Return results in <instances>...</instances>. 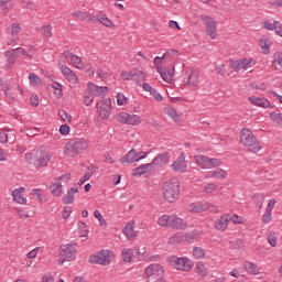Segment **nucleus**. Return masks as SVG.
Segmentation results:
<instances>
[{
  "label": "nucleus",
  "mask_w": 282,
  "mask_h": 282,
  "mask_svg": "<svg viewBox=\"0 0 282 282\" xmlns=\"http://www.w3.org/2000/svg\"><path fill=\"white\" fill-rule=\"evenodd\" d=\"M89 149V140L85 138H74L68 141L64 148L66 158H76L83 155Z\"/></svg>",
  "instance_id": "1"
},
{
  "label": "nucleus",
  "mask_w": 282,
  "mask_h": 282,
  "mask_svg": "<svg viewBox=\"0 0 282 282\" xmlns=\"http://www.w3.org/2000/svg\"><path fill=\"white\" fill-rule=\"evenodd\" d=\"M162 195L165 202L175 204V202L180 199V181L176 177H173L163 183Z\"/></svg>",
  "instance_id": "2"
},
{
  "label": "nucleus",
  "mask_w": 282,
  "mask_h": 282,
  "mask_svg": "<svg viewBox=\"0 0 282 282\" xmlns=\"http://www.w3.org/2000/svg\"><path fill=\"white\" fill-rule=\"evenodd\" d=\"M158 224L163 228H173L174 230H186L188 226L184 219L175 214L161 216Z\"/></svg>",
  "instance_id": "3"
},
{
  "label": "nucleus",
  "mask_w": 282,
  "mask_h": 282,
  "mask_svg": "<svg viewBox=\"0 0 282 282\" xmlns=\"http://www.w3.org/2000/svg\"><path fill=\"white\" fill-rule=\"evenodd\" d=\"M240 142L248 149V151H251V153H259L261 151L259 140H257L254 133H252V131H250L248 128H243L240 131Z\"/></svg>",
  "instance_id": "4"
},
{
  "label": "nucleus",
  "mask_w": 282,
  "mask_h": 282,
  "mask_svg": "<svg viewBox=\"0 0 282 282\" xmlns=\"http://www.w3.org/2000/svg\"><path fill=\"white\" fill-rule=\"evenodd\" d=\"M170 265L174 268V270H178L180 272H191L194 263L193 260L188 259L187 257H177L171 256L167 259Z\"/></svg>",
  "instance_id": "5"
},
{
  "label": "nucleus",
  "mask_w": 282,
  "mask_h": 282,
  "mask_svg": "<svg viewBox=\"0 0 282 282\" xmlns=\"http://www.w3.org/2000/svg\"><path fill=\"white\" fill-rule=\"evenodd\" d=\"M116 254L109 249H102L89 257V263H96L97 265H109L113 261Z\"/></svg>",
  "instance_id": "6"
},
{
  "label": "nucleus",
  "mask_w": 282,
  "mask_h": 282,
  "mask_svg": "<svg viewBox=\"0 0 282 282\" xmlns=\"http://www.w3.org/2000/svg\"><path fill=\"white\" fill-rule=\"evenodd\" d=\"M194 160L200 169L210 170L217 169V166H221L223 162L219 159H210L204 154H197L194 156Z\"/></svg>",
  "instance_id": "7"
},
{
  "label": "nucleus",
  "mask_w": 282,
  "mask_h": 282,
  "mask_svg": "<svg viewBox=\"0 0 282 282\" xmlns=\"http://www.w3.org/2000/svg\"><path fill=\"white\" fill-rule=\"evenodd\" d=\"M116 120L121 124H129L130 127H138L142 124V117H140L139 115H131L128 112L117 113Z\"/></svg>",
  "instance_id": "8"
},
{
  "label": "nucleus",
  "mask_w": 282,
  "mask_h": 282,
  "mask_svg": "<svg viewBox=\"0 0 282 282\" xmlns=\"http://www.w3.org/2000/svg\"><path fill=\"white\" fill-rule=\"evenodd\" d=\"M74 259H76V247L72 245L62 246L57 258V263L63 265L65 261H74Z\"/></svg>",
  "instance_id": "9"
},
{
  "label": "nucleus",
  "mask_w": 282,
  "mask_h": 282,
  "mask_svg": "<svg viewBox=\"0 0 282 282\" xmlns=\"http://www.w3.org/2000/svg\"><path fill=\"white\" fill-rule=\"evenodd\" d=\"M145 276L150 280L162 279L164 276V267L158 263H152L145 268Z\"/></svg>",
  "instance_id": "10"
},
{
  "label": "nucleus",
  "mask_w": 282,
  "mask_h": 282,
  "mask_svg": "<svg viewBox=\"0 0 282 282\" xmlns=\"http://www.w3.org/2000/svg\"><path fill=\"white\" fill-rule=\"evenodd\" d=\"M172 171L174 173H186L188 165L186 164V154L181 152L180 156L171 164Z\"/></svg>",
  "instance_id": "11"
},
{
  "label": "nucleus",
  "mask_w": 282,
  "mask_h": 282,
  "mask_svg": "<svg viewBox=\"0 0 282 282\" xmlns=\"http://www.w3.org/2000/svg\"><path fill=\"white\" fill-rule=\"evenodd\" d=\"M202 21L206 25V32L210 39H217V23L208 15H200Z\"/></svg>",
  "instance_id": "12"
},
{
  "label": "nucleus",
  "mask_w": 282,
  "mask_h": 282,
  "mask_svg": "<svg viewBox=\"0 0 282 282\" xmlns=\"http://www.w3.org/2000/svg\"><path fill=\"white\" fill-rule=\"evenodd\" d=\"M230 67L231 69H235V72H241V69H249V67H252V58L243 57L238 61H231Z\"/></svg>",
  "instance_id": "13"
},
{
  "label": "nucleus",
  "mask_w": 282,
  "mask_h": 282,
  "mask_svg": "<svg viewBox=\"0 0 282 282\" xmlns=\"http://www.w3.org/2000/svg\"><path fill=\"white\" fill-rule=\"evenodd\" d=\"M87 88L93 93L94 97L105 98V96L109 94V87L107 86H98L94 83H88Z\"/></svg>",
  "instance_id": "14"
},
{
  "label": "nucleus",
  "mask_w": 282,
  "mask_h": 282,
  "mask_svg": "<svg viewBox=\"0 0 282 282\" xmlns=\"http://www.w3.org/2000/svg\"><path fill=\"white\" fill-rule=\"evenodd\" d=\"M187 85L192 89H197L202 83V75L197 70H187Z\"/></svg>",
  "instance_id": "15"
},
{
  "label": "nucleus",
  "mask_w": 282,
  "mask_h": 282,
  "mask_svg": "<svg viewBox=\"0 0 282 282\" xmlns=\"http://www.w3.org/2000/svg\"><path fill=\"white\" fill-rule=\"evenodd\" d=\"M64 56L66 61H70L72 65L76 67V69H84L85 63H83V57L69 52L65 51Z\"/></svg>",
  "instance_id": "16"
},
{
  "label": "nucleus",
  "mask_w": 282,
  "mask_h": 282,
  "mask_svg": "<svg viewBox=\"0 0 282 282\" xmlns=\"http://www.w3.org/2000/svg\"><path fill=\"white\" fill-rule=\"evenodd\" d=\"M52 160V154L47 150H41L36 155L35 166H47Z\"/></svg>",
  "instance_id": "17"
},
{
  "label": "nucleus",
  "mask_w": 282,
  "mask_h": 282,
  "mask_svg": "<svg viewBox=\"0 0 282 282\" xmlns=\"http://www.w3.org/2000/svg\"><path fill=\"white\" fill-rule=\"evenodd\" d=\"M99 116H100V118H102V120H109V118L111 116V99L110 98H106L101 101V108L99 111Z\"/></svg>",
  "instance_id": "18"
},
{
  "label": "nucleus",
  "mask_w": 282,
  "mask_h": 282,
  "mask_svg": "<svg viewBox=\"0 0 282 282\" xmlns=\"http://www.w3.org/2000/svg\"><path fill=\"white\" fill-rule=\"evenodd\" d=\"M25 193V187L21 186L12 191L11 195L13 197V202L17 204H21L22 206L28 204V198L23 197Z\"/></svg>",
  "instance_id": "19"
},
{
  "label": "nucleus",
  "mask_w": 282,
  "mask_h": 282,
  "mask_svg": "<svg viewBox=\"0 0 282 282\" xmlns=\"http://www.w3.org/2000/svg\"><path fill=\"white\" fill-rule=\"evenodd\" d=\"M61 72H62L63 76H65L66 80H68V83L70 85H74V86L78 85V76H76L74 70H72L67 66H62L61 67Z\"/></svg>",
  "instance_id": "20"
},
{
  "label": "nucleus",
  "mask_w": 282,
  "mask_h": 282,
  "mask_svg": "<svg viewBox=\"0 0 282 282\" xmlns=\"http://www.w3.org/2000/svg\"><path fill=\"white\" fill-rule=\"evenodd\" d=\"M169 160H171V154L169 152H163L152 160L150 166H158L159 169H162L163 164H166Z\"/></svg>",
  "instance_id": "21"
},
{
  "label": "nucleus",
  "mask_w": 282,
  "mask_h": 282,
  "mask_svg": "<svg viewBox=\"0 0 282 282\" xmlns=\"http://www.w3.org/2000/svg\"><path fill=\"white\" fill-rule=\"evenodd\" d=\"M228 224H230V214H224L215 223L216 230H220V232H225L228 228Z\"/></svg>",
  "instance_id": "22"
},
{
  "label": "nucleus",
  "mask_w": 282,
  "mask_h": 282,
  "mask_svg": "<svg viewBox=\"0 0 282 282\" xmlns=\"http://www.w3.org/2000/svg\"><path fill=\"white\" fill-rule=\"evenodd\" d=\"M138 76L139 78H144V72L133 69L130 72L121 73L122 80H138Z\"/></svg>",
  "instance_id": "23"
},
{
  "label": "nucleus",
  "mask_w": 282,
  "mask_h": 282,
  "mask_svg": "<svg viewBox=\"0 0 282 282\" xmlns=\"http://www.w3.org/2000/svg\"><path fill=\"white\" fill-rule=\"evenodd\" d=\"M251 105H254L256 107H261L262 109H269L270 107V100L265 98H259L256 96H251L248 98Z\"/></svg>",
  "instance_id": "24"
},
{
  "label": "nucleus",
  "mask_w": 282,
  "mask_h": 282,
  "mask_svg": "<svg viewBox=\"0 0 282 282\" xmlns=\"http://www.w3.org/2000/svg\"><path fill=\"white\" fill-rule=\"evenodd\" d=\"M121 164H133L138 162V152L135 149L130 150L120 160Z\"/></svg>",
  "instance_id": "25"
},
{
  "label": "nucleus",
  "mask_w": 282,
  "mask_h": 282,
  "mask_svg": "<svg viewBox=\"0 0 282 282\" xmlns=\"http://www.w3.org/2000/svg\"><path fill=\"white\" fill-rule=\"evenodd\" d=\"M4 57L7 58V63L4 65L6 69H10V67H12V65H14V63H17V59L19 58L17 56V52H14L13 50L7 51L3 53Z\"/></svg>",
  "instance_id": "26"
},
{
  "label": "nucleus",
  "mask_w": 282,
  "mask_h": 282,
  "mask_svg": "<svg viewBox=\"0 0 282 282\" xmlns=\"http://www.w3.org/2000/svg\"><path fill=\"white\" fill-rule=\"evenodd\" d=\"M72 17H74L75 19H78L79 21H88L89 23L94 21V15L91 13H87L80 10L74 11L72 13Z\"/></svg>",
  "instance_id": "27"
},
{
  "label": "nucleus",
  "mask_w": 282,
  "mask_h": 282,
  "mask_svg": "<svg viewBox=\"0 0 282 282\" xmlns=\"http://www.w3.org/2000/svg\"><path fill=\"white\" fill-rule=\"evenodd\" d=\"M243 268L248 274H251L252 276H259L261 274V271H259V268L254 264L252 261H246L243 263Z\"/></svg>",
  "instance_id": "28"
},
{
  "label": "nucleus",
  "mask_w": 282,
  "mask_h": 282,
  "mask_svg": "<svg viewBox=\"0 0 282 282\" xmlns=\"http://www.w3.org/2000/svg\"><path fill=\"white\" fill-rule=\"evenodd\" d=\"M78 187H72L67 193L62 197L63 204H74V197L78 193Z\"/></svg>",
  "instance_id": "29"
},
{
  "label": "nucleus",
  "mask_w": 282,
  "mask_h": 282,
  "mask_svg": "<svg viewBox=\"0 0 282 282\" xmlns=\"http://www.w3.org/2000/svg\"><path fill=\"white\" fill-rule=\"evenodd\" d=\"M180 56V53L176 50L170 48L163 54L164 64L171 65L173 63L174 58H177Z\"/></svg>",
  "instance_id": "30"
},
{
  "label": "nucleus",
  "mask_w": 282,
  "mask_h": 282,
  "mask_svg": "<svg viewBox=\"0 0 282 282\" xmlns=\"http://www.w3.org/2000/svg\"><path fill=\"white\" fill-rule=\"evenodd\" d=\"M259 45L262 50V54H269L270 47H272V41H270L268 36L263 35L259 40Z\"/></svg>",
  "instance_id": "31"
},
{
  "label": "nucleus",
  "mask_w": 282,
  "mask_h": 282,
  "mask_svg": "<svg viewBox=\"0 0 282 282\" xmlns=\"http://www.w3.org/2000/svg\"><path fill=\"white\" fill-rule=\"evenodd\" d=\"M195 270L196 274H198V276H200L202 279H206V276H208L209 274L208 267H206V263L204 262H197L195 264Z\"/></svg>",
  "instance_id": "32"
},
{
  "label": "nucleus",
  "mask_w": 282,
  "mask_h": 282,
  "mask_svg": "<svg viewBox=\"0 0 282 282\" xmlns=\"http://www.w3.org/2000/svg\"><path fill=\"white\" fill-rule=\"evenodd\" d=\"M121 259L123 263H131L133 261V249L132 248H123L121 250Z\"/></svg>",
  "instance_id": "33"
},
{
  "label": "nucleus",
  "mask_w": 282,
  "mask_h": 282,
  "mask_svg": "<svg viewBox=\"0 0 282 282\" xmlns=\"http://www.w3.org/2000/svg\"><path fill=\"white\" fill-rule=\"evenodd\" d=\"M135 223H128L123 229V234L128 239H135Z\"/></svg>",
  "instance_id": "34"
},
{
  "label": "nucleus",
  "mask_w": 282,
  "mask_h": 282,
  "mask_svg": "<svg viewBox=\"0 0 282 282\" xmlns=\"http://www.w3.org/2000/svg\"><path fill=\"white\" fill-rule=\"evenodd\" d=\"M191 213H204L206 212V203L197 202L189 205Z\"/></svg>",
  "instance_id": "35"
},
{
  "label": "nucleus",
  "mask_w": 282,
  "mask_h": 282,
  "mask_svg": "<svg viewBox=\"0 0 282 282\" xmlns=\"http://www.w3.org/2000/svg\"><path fill=\"white\" fill-rule=\"evenodd\" d=\"M19 32H21V24L14 22L11 28V34L13 36V40L11 42H8L7 45H12L14 41H19Z\"/></svg>",
  "instance_id": "36"
},
{
  "label": "nucleus",
  "mask_w": 282,
  "mask_h": 282,
  "mask_svg": "<svg viewBox=\"0 0 282 282\" xmlns=\"http://www.w3.org/2000/svg\"><path fill=\"white\" fill-rule=\"evenodd\" d=\"M148 166H151V164L150 163L141 164L140 166L133 169L132 176L133 177H142V175H144V173H148L147 172Z\"/></svg>",
  "instance_id": "37"
},
{
  "label": "nucleus",
  "mask_w": 282,
  "mask_h": 282,
  "mask_svg": "<svg viewBox=\"0 0 282 282\" xmlns=\"http://www.w3.org/2000/svg\"><path fill=\"white\" fill-rule=\"evenodd\" d=\"M194 259H205L206 258V250L202 247H195L192 251Z\"/></svg>",
  "instance_id": "38"
},
{
  "label": "nucleus",
  "mask_w": 282,
  "mask_h": 282,
  "mask_svg": "<svg viewBox=\"0 0 282 282\" xmlns=\"http://www.w3.org/2000/svg\"><path fill=\"white\" fill-rule=\"evenodd\" d=\"M97 20L99 21V23H101V25H105L106 28L113 26V22H111V20L109 18H107V15L105 13L98 14Z\"/></svg>",
  "instance_id": "39"
},
{
  "label": "nucleus",
  "mask_w": 282,
  "mask_h": 282,
  "mask_svg": "<svg viewBox=\"0 0 282 282\" xmlns=\"http://www.w3.org/2000/svg\"><path fill=\"white\" fill-rule=\"evenodd\" d=\"M51 193L54 197H61L63 195V185L61 183H55L51 186Z\"/></svg>",
  "instance_id": "40"
},
{
  "label": "nucleus",
  "mask_w": 282,
  "mask_h": 282,
  "mask_svg": "<svg viewBox=\"0 0 282 282\" xmlns=\"http://www.w3.org/2000/svg\"><path fill=\"white\" fill-rule=\"evenodd\" d=\"M94 95L91 93V90L89 88H87L84 93V105H86V107L91 106V104L94 102Z\"/></svg>",
  "instance_id": "41"
},
{
  "label": "nucleus",
  "mask_w": 282,
  "mask_h": 282,
  "mask_svg": "<svg viewBox=\"0 0 282 282\" xmlns=\"http://www.w3.org/2000/svg\"><path fill=\"white\" fill-rule=\"evenodd\" d=\"M160 75L165 83H173V76H175V68L173 67V69H167V76L164 70L161 72Z\"/></svg>",
  "instance_id": "42"
},
{
  "label": "nucleus",
  "mask_w": 282,
  "mask_h": 282,
  "mask_svg": "<svg viewBox=\"0 0 282 282\" xmlns=\"http://www.w3.org/2000/svg\"><path fill=\"white\" fill-rule=\"evenodd\" d=\"M10 140H14V134L12 132H0V142L1 144H7V142H10Z\"/></svg>",
  "instance_id": "43"
},
{
  "label": "nucleus",
  "mask_w": 282,
  "mask_h": 282,
  "mask_svg": "<svg viewBox=\"0 0 282 282\" xmlns=\"http://www.w3.org/2000/svg\"><path fill=\"white\" fill-rule=\"evenodd\" d=\"M32 195L34 199H36L37 202H41L42 204L47 202V198H45V195H43V193H41V189L39 188H34L32 191Z\"/></svg>",
  "instance_id": "44"
},
{
  "label": "nucleus",
  "mask_w": 282,
  "mask_h": 282,
  "mask_svg": "<svg viewBox=\"0 0 282 282\" xmlns=\"http://www.w3.org/2000/svg\"><path fill=\"white\" fill-rule=\"evenodd\" d=\"M253 200L256 202V206L258 208H263V202H265V195L263 194H254L253 195Z\"/></svg>",
  "instance_id": "45"
},
{
  "label": "nucleus",
  "mask_w": 282,
  "mask_h": 282,
  "mask_svg": "<svg viewBox=\"0 0 282 282\" xmlns=\"http://www.w3.org/2000/svg\"><path fill=\"white\" fill-rule=\"evenodd\" d=\"M0 83H1L2 91H4V96L7 98H10L11 100H14V97H12V93L10 91V85L3 80H1Z\"/></svg>",
  "instance_id": "46"
},
{
  "label": "nucleus",
  "mask_w": 282,
  "mask_h": 282,
  "mask_svg": "<svg viewBox=\"0 0 282 282\" xmlns=\"http://www.w3.org/2000/svg\"><path fill=\"white\" fill-rule=\"evenodd\" d=\"M162 63H164L163 55L154 57V65L156 67V72L161 74L164 70V67L162 66Z\"/></svg>",
  "instance_id": "47"
},
{
  "label": "nucleus",
  "mask_w": 282,
  "mask_h": 282,
  "mask_svg": "<svg viewBox=\"0 0 282 282\" xmlns=\"http://www.w3.org/2000/svg\"><path fill=\"white\" fill-rule=\"evenodd\" d=\"M29 80H30V85H42L43 84V80L41 79V77H39L34 73H30Z\"/></svg>",
  "instance_id": "48"
},
{
  "label": "nucleus",
  "mask_w": 282,
  "mask_h": 282,
  "mask_svg": "<svg viewBox=\"0 0 282 282\" xmlns=\"http://www.w3.org/2000/svg\"><path fill=\"white\" fill-rule=\"evenodd\" d=\"M217 188H219V186H217V184L207 183L206 185H204L203 192L204 193H215V191H217Z\"/></svg>",
  "instance_id": "49"
},
{
  "label": "nucleus",
  "mask_w": 282,
  "mask_h": 282,
  "mask_svg": "<svg viewBox=\"0 0 282 282\" xmlns=\"http://www.w3.org/2000/svg\"><path fill=\"white\" fill-rule=\"evenodd\" d=\"M149 252L147 251V249H143V251L138 250L137 251V259L139 261H149Z\"/></svg>",
  "instance_id": "50"
},
{
  "label": "nucleus",
  "mask_w": 282,
  "mask_h": 282,
  "mask_svg": "<svg viewBox=\"0 0 282 282\" xmlns=\"http://www.w3.org/2000/svg\"><path fill=\"white\" fill-rule=\"evenodd\" d=\"M216 180H226L228 177V171L224 169H216Z\"/></svg>",
  "instance_id": "51"
},
{
  "label": "nucleus",
  "mask_w": 282,
  "mask_h": 282,
  "mask_svg": "<svg viewBox=\"0 0 282 282\" xmlns=\"http://www.w3.org/2000/svg\"><path fill=\"white\" fill-rule=\"evenodd\" d=\"M94 217L98 219L100 226H107V220H105V216H102V214H100L98 209L94 212Z\"/></svg>",
  "instance_id": "52"
},
{
  "label": "nucleus",
  "mask_w": 282,
  "mask_h": 282,
  "mask_svg": "<svg viewBox=\"0 0 282 282\" xmlns=\"http://www.w3.org/2000/svg\"><path fill=\"white\" fill-rule=\"evenodd\" d=\"M183 239V236L182 234H175L174 236H172L170 239H169V243L171 246H175V243H180V241H182Z\"/></svg>",
  "instance_id": "53"
},
{
  "label": "nucleus",
  "mask_w": 282,
  "mask_h": 282,
  "mask_svg": "<svg viewBox=\"0 0 282 282\" xmlns=\"http://www.w3.org/2000/svg\"><path fill=\"white\" fill-rule=\"evenodd\" d=\"M58 116L64 122H72V115L67 113V111L59 110Z\"/></svg>",
  "instance_id": "54"
},
{
  "label": "nucleus",
  "mask_w": 282,
  "mask_h": 282,
  "mask_svg": "<svg viewBox=\"0 0 282 282\" xmlns=\"http://www.w3.org/2000/svg\"><path fill=\"white\" fill-rule=\"evenodd\" d=\"M117 98V105H119L120 107L127 105V96H124V94L119 93L116 96Z\"/></svg>",
  "instance_id": "55"
},
{
  "label": "nucleus",
  "mask_w": 282,
  "mask_h": 282,
  "mask_svg": "<svg viewBox=\"0 0 282 282\" xmlns=\"http://www.w3.org/2000/svg\"><path fill=\"white\" fill-rule=\"evenodd\" d=\"M53 89H55L56 98H61L63 96V85L55 83L53 84Z\"/></svg>",
  "instance_id": "56"
},
{
  "label": "nucleus",
  "mask_w": 282,
  "mask_h": 282,
  "mask_svg": "<svg viewBox=\"0 0 282 282\" xmlns=\"http://www.w3.org/2000/svg\"><path fill=\"white\" fill-rule=\"evenodd\" d=\"M273 63H275L276 65H279V67L282 68V52H275L273 54Z\"/></svg>",
  "instance_id": "57"
},
{
  "label": "nucleus",
  "mask_w": 282,
  "mask_h": 282,
  "mask_svg": "<svg viewBox=\"0 0 282 282\" xmlns=\"http://www.w3.org/2000/svg\"><path fill=\"white\" fill-rule=\"evenodd\" d=\"M270 118H271V120H273V122H275L276 124H282V115H281V113L271 112V113H270Z\"/></svg>",
  "instance_id": "58"
},
{
  "label": "nucleus",
  "mask_w": 282,
  "mask_h": 282,
  "mask_svg": "<svg viewBox=\"0 0 282 282\" xmlns=\"http://www.w3.org/2000/svg\"><path fill=\"white\" fill-rule=\"evenodd\" d=\"M268 241L272 248H276V236L274 232L271 231L268 234Z\"/></svg>",
  "instance_id": "59"
},
{
  "label": "nucleus",
  "mask_w": 282,
  "mask_h": 282,
  "mask_svg": "<svg viewBox=\"0 0 282 282\" xmlns=\"http://www.w3.org/2000/svg\"><path fill=\"white\" fill-rule=\"evenodd\" d=\"M230 221H232L234 224H246V218L239 215H234V216H230Z\"/></svg>",
  "instance_id": "60"
},
{
  "label": "nucleus",
  "mask_w": 282,
  "mask_h": 282,
  "mask_svg": "<svg viewBox=\"0 0 282 282\" xmlns=\"http://www.w3.org/2000/svg\"><path fill=\"white\" fill-rule=\"evenodd\" d=\"M279 23H280L279 21H274L273 23L265 22L264 28L265 30H269L270 32H272L273 30L278 29Z\"/></svg>",
  "instance_id": "61"
},
{
  "label": "nucleus",
  "mask_w": 282,
  "mask_h": 282,
  "mask_svg": "<svg viewBox=\"0 0 282 282\" xmlns=\"http://www.w3.org/2000/svg\"><path fill=\"white\" fill-rule=\"evenodd\" d=\"M0 8L2 10H10V8H12V1H10V0H0Z\"/></svg>",
  "instance_id": "62"
},
{
  "label": "nucleus",
  "mask_w": 282,
  "mask_h": 282,
  "mask_svg": "<svg viewBox=\"0 0 282 282\" xmlns=\"http://www.w3.org/2000/svg\"><path fill=\"white\" fill-rule=\"evenodd\" d=\"M205 206H206L205 210H209V213H215V214L219 213V207H217L210 203H205Z\"/></svg>",
  "instance_id": "63"
},
{
  "label": "nucleus",
  "mask_w": 282,
  "mask_h": 282,
  "mask_svg": "<svg viewBox=\"0 0 282 282\" xmlns=\"http://www.w3.org/2000/svg\"><path fill=\"white\" fill-rule=\"evenodd\" d=\"M42 34H44V36L50 39V36H52V25H44L42 28Z\"/></svg>",
  "instance_id": "64"
}]
</instances>
